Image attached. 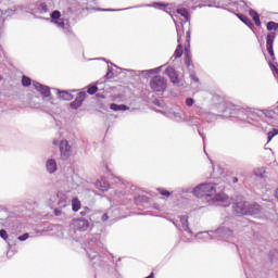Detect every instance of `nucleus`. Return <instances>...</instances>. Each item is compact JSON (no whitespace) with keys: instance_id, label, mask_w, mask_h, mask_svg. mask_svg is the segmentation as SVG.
I'll return each mask as SVG.
<instances>
[{"instance_id":"f257e3e1","label":"nucleus","mask_w":278,"mask_h":278,"mask_svg":"<svg viewBox=\"0 0 278 278\" xmlns=\"http://www.w3.org/2000/svg\"><path fill=\"white\" fill-rule=\"evenodd\" d=\"M193 192L199 199H205L206 201H227V195L223 192V189L217 191L215 184L200 185L195 187Z\"/></svg>"},{"instance_id":"f03ea898","label":"nucleus","mask_w":278,"mask_h":278,"mask_svg":"<svg viewBox=\"0 0 278 278\" xmlns=\"http://www.w3.org/2000/svg\"><path fill=\"white\" fill-rule=\"evenodd\" d=\"M150 88L153 92H165L168 88V80L163 76L156 75L150 80Z\"/></svg>"},{"instance_id":"7ed1b4c3","label":"nucleus","mask_w":278,"mask_h":278,"mask_svg":"<svg viewBox=\"0 0 278 278\" xmlns=\"http://www.w3.org/2000/svg\"><path fill=\"white\" fill-rule=\"evenodd\" d=\"M275 38H277L276 33H269L266 38V49L273 60H275V50L273 49V45H275Z\"/></svg>"},{"instance_id":"20e7f679","label":"nucleus","mask_w":278,"mask_h":278,"mask_svg":"<svg viewBox=\"0 0 278 278\" xmlns=\"http://www.w3.org/2000/svg\"><path fill=\"white\" fill-rule=\"evenodd\" d=\"M73 226L75 229H77V231H88L90 223L88 222V219L78 218L73 220Z\"/></svg>"},{"instance_id":"39448f33","label":"nucleus","mask_w":278,"mask_h":278,"mask_svg":"<svg viewBox=\"0 0 278 278\" xmlns=\"http://www.w3.org/2000/svg\"><path fill=\"white\" fill-rule=\"evenodd\" d=\"M60 152L63 160H68V157H71V144H68L67 140H62L60 142Z\"/></svg>"},{"instance_id":"423d86ee","label":"nucleus","mask_w":278,"mask_h":278,"mask_svg":"<svg viewBox=\"0 0 278 278\" xmlns=\"http://www.w3.org/2000/svg\"><path fill=\"white\" fill-rule=\"evenodd\" d=\"M249 202H237L233 206V212L237 216H247V207Z\"/></svg>"},{"instance_id":"0eeeda50","label":"nucleus","mask_w":278,"mask_h":278,"mask_svg":"<svg viewBox=\"0 0 278 278\" xmlns=\"http://www.w3.org/2000/svg\"><path fill=\"white\" fill-rule=\"evenodd\" d=\"M165 75H167L172 84H179V74H177V71H175L174 67H166Z\"/></svg>"},{"instance_id":"6e6552de","label":"nucleus","mask_w":278,"mask_h":278,"mask_svg":"<svg viewBox=\"0 0 278 278\" xmlns=\"http://www.w3.org/2000/svg\"><path fill=\"white\" fill-rule=\"evenodd\" d=\"M245 216H255V214H260L262 212V206L257 203L249 204L248 207L245 208Z\"/></svg>"},{"instance_id":"1a4fd4ad","label":"nucleus","mask_w":278,"mask_h":278,"mask_svg":"<svg viewBox=\"0 0 278 278\" xmlns=\"http://www.w3.org/2000/svg\"><path fill=\"white\" fill-rule=\"evenodd\" d=\"M33 85L37 89V91L42 94V97H51V89L48 86L36 81H34Z\"/></svg>"},{"instance_id":"9d476101","label":"nucleus","mask_w":278,"mask_h":278,"mask_svg":"<svg viewBox=\"0 0 278 278\" xmlns=\"http://www.w3.org/2000/svg\"><path fill=\"white\" fill-rule=\"evenodd\" d=\"M85 99H86V92H79L75 101L71 103L72 110H77L78 108H81V104L84 103Z\"/></svg>"},{"instance_id":"9b49d317","label":"nucleus","mask_w":278,"mask_h":278,"mask_svg":"<svg viewBox=\"0 0 278 278\" xmlns=\"http://www.w3.org/2000/svg\"><path fill=\"white\" fill-rule=\"evenodd\" d=\"M178 43L179 45L174 52L175 60H179V58H181L184 53H186V47L184 48V46L181 45V37L178 38Z\"/></svg>"},{"instance_id":"f8f14e48","label":"nucleus","mask_w":278,"mask_h":278,"mask_svg":"<svg viewBox=\"0 0 278 278\" xmlns=\"http://www.w3.org/2000/svg\"><path fill=\"white\" fill-rule=\"evenodd\" d=\"M190 39L187 40V45L185 46V64L187 67H190Z\"/></svg>"},{"instance_id":"ddd939ff","label":"nucleus","mask_w":278,"mask_h":278,"mask_svg":"<svg viewBox=\"0 0 278 278\" xmlns=\"http://www.w3.org/2000/svg\"><path fill=\"white\" fill-rule=\"evenodd\" d=\"M46 166H47V170L50 174H53V173H55V170H58V163H55V160H53V159L48 160Z\"/></svg>"},{"instance_id":"4468645a","label":"nucleus","mask_w":278,"mask_h":278,"mask_svg":"<svg viewBox=\"0 0 278 278\" xmlns=\"http://www.w3.org/2000/svg\"><path fill=\"white\" fill-rule=\"evenodd\" d=\"M110 110H113V112H127V110H129V108L125 104L112 103L110 105Z\"/></svg>"},{"instance_id":"2eb2a0df","label":"nucleus","mask_w":278,"mask_h":278,"mask_svg":"<svg viewBox=\"0 0 278 278\" xmlns=\"http://www.w3.org/2000/svg\"><path fill=\"white\" fill-rule=\"evenodd\" d=\"M72 210L73 212H79V210H81V202L79 201V199L74 198L72 200Z\"/></svg>"},{"instance_id":"dca6fc26","label":"nucleus","mask_w":278,"mask_h":278,"mask_svg":"<svg viewBox=\"0 0 278 278\" xmlns=\"http://www.w3.org/2000/svg\"><path fill=\"white\" fill-rule=\"evenodd\" d=\"M250 16H252L256 27H260V25H262V22L260 21V14H257V12L251 10L250 11Z\"/></svg>"},{"instance_id":"f3484780","label":"nucleus","mask_w":278,"mask_h":278,"mask_svg":"<svg viewBox=\"0 0 278 278\" xmlns=\"http://www.w3.org/2000/svg\"><path fill=\"white\" fill-rule=\"evenodd\" d=\"M238 18H240V21H242V23H244V25H248V27H253V23L251 22V20L249 17H247V15L244 14H237Z\"/></svg>"},{"instance_id":"a211bd4d","label":"nucleus","mask_w":278,"mask_h":278,"mask_svg":"<svg viewBox=\"0 0 278 278\" xmlns=\"http://www.w3.org/2000/svg\"><path fill=\"white\" fill-rule=\"evenodd\" d=\"M38 10L40 14H47V12H49V7L47 5L46 2H39Z\"/></svg>"},{"instance_id":"6ab92c4d","label":"nucleus","mask_w":278,"mask_h":278,"mask_svg":"<svg viewBox=\"0 0 278 278\" xmlns=\"http://www.w3.org/2000/svg\"><path fill=\"white\" fill-rule=\"evenodd\" d=\"M51 22L52 23H55V21H61V16H62V13H60V11H54L51 13Z\"/></svg>"},{"instance_id":"aec40b11","label":"nucleus","mask_w":278,"mask_h":278,"mask_svg":"<svg viewBox=\"0 0 278 278\" xmlns=\"http://www.w3.org/2000/svg\"><path fill=\"white\" fill-rule=\"evenodd\" d=\"M267 30L268 31H277L278 30V23L276 22H269L267 23Z\"/></svg>"},{"instance_id":"412c9836","label":"nucleus","mask_w":278,"mask_h":278,"mask_svg":"<svg viewBox=\"0 0 278 278\" xmlns=\"http://www.w3.org/2000/svg\"><path fill=\"white\" fill-rule=\"evenodd\" d=\"M22 86H24L25 88L31 86V78H29L27 76H23L22 77Z\"/></svg>"},{"instance_id":"4be33fe9","label":"nucleus","mask_w":278,"mask_h":278,"mask_svg":"<svg viewBox=\"0 0 278 278\" xmlns=\"http://www.w3.org/2000/svg\"><path fill=\"white\" fill-rule=\"evenodd\" d=\"M60 98L64 99V101H71V99H73V96H71V93L66 91H62L60 92Z\"/></svg>"},{"instance_id":"5701e85b","label":"nucleus","mask_w":278,"mask_h":278,"mask_svg":"<svg viewBox=\"0 0 278 278\" xmlns=\"http://www.w3.org/2000/svg\"><path fill=\"white\" fill-rule=\"evenodd\" d=\"M100 188H101V190H103V192H105L106 190H110V184L106 182L105 180H101Z\"/></svg>"},{"instance_id":"b1692460","label":"nucleus","mask_w":278,"mask_h":278,"mask_svg":"<svg viewBox=\"0 0 278 278\" xmlns=\"http://www.w3.org/2000/svg\"><path fill=\"white\" fill-rule=\"evenodd\" d=\"M99 90V88L94 85L88 87V94H96V92Z\"/></svg>"},{"instance_id":"393cba45","label":"nucleus","mask_w":278,"mask_h":278,"mask_svg":"<svg viewBox=\"0 0 278 278\" xmlns=\"http://www.w3.org/2000/svg\"><path fill=\"white\" fill-rule=\"evenodd\" d=\"M274 136H278V129L274 128L271 131L268 132V142L273 140Z\"/></svg>"},{"instance_id":"a878e982","label":"nucleus","mask_w":278,"mask_h":278,"mask_svg":"<svg viewBox=\"0 0 278 278\" xmlns=\"http://www.w3.org/2000/svg\"><path fill=\"white\" fill-rule=\"evenodd\" d=\"M178 14H181L186 20H188V11L186 9H178Z\"/></svg>"},{"instance_id":"bb28decb","label":"nucleus","mask_w":278,"mask_h":278,"mask_svg":"<svg viewBox=\"0 0 278 278\" xmlns=\"http://www.w3.org/2000/svg\"><path fill=\"white\" fill-rule=\"evenodd\" d=\"M159 192L160 194H162V197H166V198L170 197V192L166 189H159Z\"/></svg>"},{"instance_id":"cd10ccee","label":"nucleus","mask_w":278,"mask_h":278,"mask_svg":"<svg viewBox=\"0 0 278 278\" xmlns=\"http://www.w3.org/2000/svg\"><path fill=\"white\" fill-rule=\"evenodd\" d=\"M54 25L59 26L61 29H64V27H65L64 20L55 21Z\"/></svg>"},{"instance_id":"c85d7f7f","label":"nucleus","mask_w":278,"mask_h":278,"mask_svg":"<svg viewBox=\"0 0 278 278\" xmlns=\"http://www.w3.org/2000/svg\"><path fill=\"white\" fill-rule=\"evenodd\" d=\"M186 105L188 108H192V105H194V100L192 98H187L186 99Z\"/></svg>"},{"instance_id":"c756f323","label":"nucleus","mask_w":278,"mask_h":278,"mask_svg":"<svg viewBox=\"0 0 278 278\" xmlns=\"http://www.w3.org/2000/svg\"><path fill=\"white\" fill-rule=\"evenodd\" d=\"M0 237L2 238V240H7L8 239V231H5V229H1L0 230Z\"/></svg>"},{"instance_id":"7c9ffc66","label":"nucleus","mask_w":278,"mask_h":278,"mask_svg":"<svg viewBox=\"0 0 278 278\" xmlns=\"http://www.w3.org/2000/svg\"><path fill=\"white\" fill-rule=\"evenodd\" d=\"M28 238H29V233H24V235H22V236L18 237V240H20L21 242H24V240H27Z\"/></svg>"},{"instance_id":"2f4dec72","label":"nucleus","mask_w":278,"mask_h":278,"mask_svg":"<svg viewBox=\"0 0 278 278\" xmlns=\"http://www.w3.org/2000/svg\"><path fill=\"white\" fill-rule=\"evenodd\" d=\"M153 8H166V3L154 2Z\"/></svg>"},{"instance_id":"473e14b6","label":"nucleus","mask_w":278,"mask_h":278,"mask_svg":"<svg viewBox=\"0 0 278 278\" xmlns=\"http://www.w3.org/2000/svg\"><path fill=\"white\" fill-rule=\"evenodd\" d=\"M190 79H192V81H194V84H199V77L197 76V74H191Z\"/></svg>"},{"instance_id":"72a5a7b5","label":"nucleus","mask_w":278,"mask_h":278,"mask_svg":"<svg viewBox=\"0 0 278 278\" xmlns=\"http://www.w3.org/2000/svg\"><path fill=\"white\" fill-rule=\"evenodd\" d=\"M90 212V208L86 207L85 211L80 212V216H86Z\"/></svg>"},{"instance_id":"f704fd0d","label":"nucleus","mask_w":278,"mask_h":278,"mask_svg":"<svg viewBox=\"0 0 278 278\" xmlns=\"http://www.w3.org/2000/svg\"><path fill=\"white\" fill-rule=\"evenodd\" d=\"M61 214H62V211H60V210H58V208L54 210V215H55V216H60Z\"/></svg>"},{"instance_id":"c9c22d12","label":"nucleus","mask_w":278,"mask_h":278,"mask_svg":"<svg viewBox=\"0 0 278 278\" xmlns=\"http://www.w3.org/2000/svg\"><path fill=\"white\" fill-rule=\"evenodd\" d=\"M232 184H238V178L233 177L232 178Z\"/></svg>"},{"instance_id":"e433bc0d","label":"nucleus","mask_w":278,"mask_h":278,"mask_svg":"<svg viewBox=\"0 0 278 278\" xmlns=\"http://www.w3.org/2000/svg\"><path fill=\"white\" fill-rule=\"evenodd\" d=\"M275 197H276V199H278V188L276 189Z\"/></svg>"},{"instance_id":"4c0bfd02","label":"nucleus","mask_w":278,"mask_h":278,"mask_svg":"<svg viewBox=\"0 0 278 278\" xmlns=\"http://www.w3.org/2000/svg\"><path fill=\"white\" fill-rule=\"evenodd\" d=\"M148 278H153V273H152V274H150Z\"/></svg>"},{"instance_id":"58836bf2","label":"nucleus","mask_w":278,"mask_h":278,"mask_svg":"<svg viewBox=\"0 0 278 278\" xmlns=\"http://www.w3.org/2000/svg\"><path fill=\"white\" fill-rule=\"evenodd\" d=\"M187 38H190V33H187Z\"/></svg>"},{"instance_id":"ea45409f","label":"nucleus","mask_w":278,"mask_h":278,"mask_svg":"<svg viewBox=\"0 0 278 278\" xmlns=\"http://www.w3.org/2000/svg\"><path fill=\"white\" fill-rule=\"evenodd\" d=\"M2 77L0 76V81H1Z\"/></svg>"}]
</instances>
